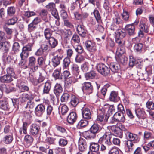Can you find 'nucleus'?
<instances>
[{
  "label": "nucleus",
  "instance_id": "f257e3e1",
  "mask_svg": "<svg viewBox=\"0 0 154 154\" xmlns=\"http://www.w3.org/2000/svg\"><path fill=\"white\" fill-rule=\"evenodd\" d=\"M97 133L101 131L103 128V120L104 117V113L105 111L104 109L101 107L98 109L97 110Z\"/></svg>",
  "mask_w": 154,
  "mask_h": 154
},
{
  "label": "nucleus",
  "instance_id": "f03ea898",
  "mask_svg": "<svg viewBox=\"0 0 154 154\" xmlns=\"http://www.w3.org/2000/svg\"><path fill=\"white\" fill-rule=\"evenodd\" d=\"M96 134V124L94 123L90 128V131H85L83 134L84 137L87 139H94Z\"/></svg>",
  "mask_w": 154,
  "mask_h": 154
},
{
  "label": "nucleus",
  "instance_id": "7ed1b4c3",
  "mask_svg": "<svg viewBox=\"0 0 154 154\" xmlns=\"http://www.w3.org/2000/svg\"><path fill=\"white\" fill-rule=\"evenodd\" d=\"M123 113L121 112H116L114 115L112 117L110 123L113 124L116 122H125V118Z\"/></svg>",
  "mask_w": 154,
  "mask_h": 154
},
{
  "label": "nucleus",
  "instance_id": "20e7f679",
  "mask_svg": "<svg viewBox=\"0 0 154 154\" xmlns=\"http://www.w3.org/2000/svg\"><path fill=\"white\" fill-rule=\"evenodd\" d=\"M97 70L100 74L105 76L108 75L110 72L109 69L102 63L98 64Z\"/></svg>",
  "mask_w": 154,
  "mask_h": 154
},
{
  "label": "nucleus",
  "instance_id": "39448f33",
  "mask_svg": "<svg viewBox=\"0 0 154 154\" xmlns=\"http://www.w3.org/2000/svg\"><path fill=\"white\" fill-rule=\"evenodd\" d=\"M125 134L127 139L128 140L133 141L135 143H137L139 141V136L136 134L127 131L125 133Z\"/></svg>",
  "mask_w": 154,
  "mask_h": 154
},
{
  "label": "nucleus",
  "instance_id": "423d86ee",
  "mask_svg": "<svg viewBox=\"0 0 154 154\" xmlns=\"http://www.w3.org/2000/svg\"><path fill=\"white\" fill-rule=\"evenodd\" d=\"M85 45L86 49L88 51L92 52L96 51V46L95 42L91 40H87L85 42Z\"/></svg>",
  "mask_w": 154,
  "mask_h": 154
},
{
  "label": "nucleus",
  "instance_id": "0eeeda50",
  "mask_svg": "<svg viewBox=\"0 0 154 154\" xmlns=\"http://www.w3.org/2000/svg\"><path fill=\"white\" fill-rule=\"evenodd\" d=\"M0 109L5 111H9L10 107L7 98L4 97L0 99Z\"/></svg>",
  "mask_w": 154,
  "mask_h": 154
},
{
  "label": "nucleus",
  "instance_id": "6e6552de",
  "mask_svg": "<svg viewBox=\"0 0 154 154\" xmlns=\"http://www.w3.org/2000/svg\"><path fill=\"white\" fill-rule=\"evenodd\" d=\"M82 89L84 92L89 94L92 92L93 88L90 83L85 82L82 85Z\"/></svg>",
  "mask_w": 154,
  "mask_h": 154
},
{
  "label": "nucleus",
  "instance_id": "1a4fd4ad",
  "mask_svg": "<svg viewBox=\"0 0 154 154\" xmlns=\"http://www.w3.org/2000/svg\"><path fill=\"white\" fill-rule=\"evenodd\" d=\"M40 129L39 125L35 123L32 124L30 126V133L33 136L36 135L38 134Z\"/></svg>",
  "mask_w": 154,
  "mask_h": 154
},
{
  "label": "nucleus",
  "instance_id": "9d476101",
  "mask_svg": "<svg viewBox=\"0 0 154 154\" xmlns=\"http://www.w3.org/2000/svg\"><path fill=\"white\" fill-rule=\"evenodd\" d=\"M63 88L61 85L59 83H57L54 87L53 92L56 96L59 97L62 93Z\"/></svg>",
  "mask_w": 154,
  "mask_h": 154
},
{
  "label": "nucleus",
  "instance_id": "9b49d317",
  "mask_svg": "<svg viewBox=\"0 0 154 154\" xmlns=\"http://www.w3.org/2000/svg\"><path fill=\"white\" fill-rule=\"evenodd\" d=\"M110 128L113 135L120 138L122 137V131L116 126L114 125L112 126Z\"/></svg>",
  "mask_w": 154,
  "mask_h": 154
},
{
  "label": "nucleus",
  "instance_id": "f8f14e48",
  "mask_svg": "<svg viewBox=\"0 0 154 154\" xmlns=\"http://www.w3.org/2000/svg\"><path fill=\"white\" fill-rule=\"evenodd\" d=\"M137 116L139 119H144L146 117V114L143 109L135 108V110Z\"/></svg>",
  "mask_w": 154,
  "mask_h": 154
},
{
  "label": "nucleus",
  "instance_id": "ddd939ff",
  "mask_svg": "<svg viewBox=\"0 0 154 154\" xmlns=\"http://www.w3.org/2000/svg\"><path fill=\"white\" fill-rule=\"evenodd\" d=\"M77 116L75 112H72L68 115L67 118L68 122L71 124H73L76 121Z\"/></svg>",
  "mask_w": 154,
  "mask_h": 154
},
{
  "label": "nucleus",
  "instance_id": "4468645a",
  "mask_svg": "<svg viewBox=\"0 0 154 154\" xmlns=\"http://www.w3.org/2000/svg\"><path fill=\"white\" fill-rule=\"evenodd\" d=\"M109 66L111 71L114 73L119 72L120 69V65L117 63H110Z\"/></svg>",
  "mask_w": 154,
  "mask_h": 154
},
{
  "label": "nucleus",
  "instance_id": "2eb2a0df",
  "mask_svg": "<svg viewBox=\"0 0 154 154\" xmlns=\"http://www.w3.org/2000/svg\"><path fill=\"white\" fill-rule=\"evenodd\" d=\"M45 109V106L42 104L38 105L35 108V113L38 116H41L44 112Z\"/></svg>",
  "mask_w": 154,
  "mask_h": 154
},
{
  "label": "nucleus",
  "instance_id": "dca6fc26",
  "mask_svg": "<svg viewBox=\"0 0 154 154\" xmlns=\"http://www.w3.org/2000/svg\"><path fill=\"white\" fill-rule=\"evenodd\" d=\"M83 118L86 119H89L91 118V115L90 110L88 108H83L82 109Z\"/></svg>",
  "mask_w": 154,
  "mask_h": 154
},
{
  "label": "nucleus",
  "instance_id": "f3484780",
  "mask_svg": "<svg viewBox=\"0 0 154 154\" xmlns=\"http://www.w3.org/2000/svg\"><path fill=\"white\" fill-rule=\"evenodd\" d=\"M62 58V57L60 56H59L58 54L53 57L51 60L53 66L55 67L59 65Z\"/></svg>",
  "mask_w": 154,
  "mask_h": 154
},
{
  "label": "nucleus",
  "instance_id": "a211bd4d",
  "mask_svg": "<svg viewBox=\"0 0 154 154\" xmlns=\"http://www.w3.org/2000/svg\"><path fill=\"white\" fill-rule=\"evenodd\" d=\"M116 38L123 39L126 35V33L124 29H118L115 32Z\"/></svg>",
  "mask_w": 154,
  "mask_h": 154
},
{
  "label": "nucleus",
  "instance_id": "6ab92c4d",
  "mask_svg": "<svg viewBox=\"0 0 154 154\" xmlns=\"http://www.w3.org/2000/svg\"><path fill=\"white\" fill-rule=\"evenodd\" d=\"M134 50L138 53H140L144 51V48L143 45L141 43L136 44L134 46Z\"/></svg>",
  "mask_w": 154,
  "mask_h": 154
},
{
  "label": "nucleus",
  "instance_id": "aec40b11",
  "mask_svg": "<svg viewBox=\"0 0 154 154\" xmlns=\"http://www.w3.org/2000/svg\"><path fill=\"white\" fill-rule=\"evenodd\" d=\"M77 31L79 34L82 37L85 36L86 33L84 26L82 25H78L77 27Z\"/></svg>",
  "mask_w": 154,
  "mask_h": 154
},
{
  "label": "nucleus",
  "instance_id": "412c9836",
  "mask_svg": "<svg viewBox=\"0 0 154 154\" xmlns=\"http://www.w3.org/2000/svg\"><path fill=\"white\" fill-rule=\"evenodd\" d=\"M47 40L51 48H54L58 45L57 40L53 37L49 38Z\"/></svg>",
  "mask_w": 154,
  "mask_h": 154
},
{
  "label": "nucleus",
  "instance_id": "4be33fe9",
  "mask_svg": "<svg viewBox=\"0 0 154 154\" xmlns=\"http://www.w3.org/2000/svg\"><path fill=\"white\" fill-rule=\"evenodd\" d=\"M140 29L146 33L149 32V26L148 24L146 23L143 20H141L140 22Z\"/></svg>",
  "mask_w": 154,
  "mask_h": 154
},
{
  "label": "nucleus",
  "instance_id": "5701e85b",
  "mask_svg": "<svg viewBox=\"0 0 154 154\" xmlns=\"http://www.w3.org/2000/svg\"><path fill=\"white\" fill-rule=\"evenodd\" d=\"M13 140L12 134H7L4 136L2 139V141L5 144L11 143Z\"/></svg>",
  "mask_w": 154,
  "mask_h": 154
},
{
  "label": "nucleus",
  "instance_id": "b1692460",
  "mask_svg": "<svg viewBox=\"0 0 154 154\" xmlns=\"http://www.w3.org/2000/svg\"><path fill=\"white\" fill-rule=\"evenodd\" d=\"M126 30L128 32L129 35H133L135 34V26L133 24L126 25L125 27Z\"/></svg>",
  "mask_w": 154,
  "mask_h": 154
},
{
  "label": "nucleus",
  "instance_id": "393cba45",
  "mask_svg": "<svg viewBox=\"0 0 154 154\" xmlns=\"http://www.w3.org/2000/svg\"><path fill=\"white\" fill-rule=\"evenodd\" d=\"M126 150L128 152H132L135 147V145L132 142L127 140L125 143Z\"/></svg>",
  "mask_w": 154,
  "mask_h": 154
},
{
  "label": "nucleus",
  "instance_id": "a878e982",
  "mask_svg": "<svg viewBox=\"0 0 154 154\" xmlns=\"http://www.w3.org/2000/svg\"><path fill=\"white\" fill-rule=\"evenodd\" d=\"M109 100L111 101L117 102L120 100V98L118 96V94L115 91H112L110 94Z\"/></svg>",
  "mask_w": 154,
  "mask_h": 154
},
{
  "label": "nucleus",
  "instance_id": "bb28decb",
  "mask_svg": "<svg viewBox=\"0 0 154 154\" xmlns=\"http://www.w3.org/2000/svg\"><path fill=\"white\" fill-rule=\"evenodd\" d=\"M13 80L11 76L7 74L0 77V80L2 82L9 83L11 82Z\"/></svg>",
  "mask_w": 154,
  "mask_h": 154
},
{
  "label": "nucleus",
  "instance_id": "cd10ccee",
  "mask_svg": "<svg viewBox=\"0 0 154 154\" xmlns=\"http://www.w3.org/2000/svg\"><path fill=\"white\" fill-rule=\"evenodd\" d=\"M51 88V83L49 80H48L45 83L43 88V94H48L49 93V91Z\"/></svg>",
  "mask_w": 154,
  "mask_h": 154
},
{
  "label": "nucleus",
  "instance_id": "c85d7f7f",
  "mask_svg": "<svg viewBox=\"0 0 154 154\" xmlns=\"http://www.w3.org/2000/svg\"><path fill=\"white\" fill-rule=\"evenodd\" d=\"M9 47L10 44L8 42L0 43V50L2 51L6 52L9 50Z\"/></svg>",
  "mask_w": 154,
  "mask_h": 154
},
{
  "label": "nucleus",
  "instance_id": "c756f323",
  "mask_svg": "<svg viewBox=\"0 0 154 154\" xmlns=\"http://www.w3.org/2000/svg\"><path fill=\"white\" fill-rule=\"evenodd\" d=\"M52 75L56 80H61L62 79V77L60 71L57 69H56L54 71Z\"/></svg>",
  "mask_w": 154,
  "mask_h": 154
},
{
  "label": "nucleus",
  "instance_id": "7c9ffc66",
  "mask_svg": "<svg viewBox=\"0 0 154 154\" xmlns=\"http://www.w3.org/2000/svg\"><path fill=\"white\" fill-rule=\"evenodd\" d=\"M27 123L26 122H23V126L20 128L19 132L20 134H26L27 133Z\"/></svg>",
  "mask_w": 154,
  "mask_h": 154
},
{
  "label": "nucleus",
  "instance_id": "2f4dec72",
  "mask_svg": "<svg viewBox=\"0 0 154 154\" xmlns=\"http://www.w3.org/2000/svg\"><path fill=\"white\" fill-rule=\"evenodd\" d=\"M96 75L95 71H91L90 72L86 73L85 74V77L87 80L94 78Z\"/></svg>",
  "mask_w": 154,
  "mask_h": 154
},
{
  "label": "nucleus",
  "instance_id": "473e14b6",
  "mask_svg": "<svg viewBox=\"0 0 154 154\" xmlns=\"http://www.w3.org/2000/svg\"><path fill=\"white\" fill-rule=\"evenodd\" d=\"M117 61L119 63L123 64L127 60V58L124 55H117L116 57Z\"/></svg>",
  "mask_w": 154,
  "mask_h": 154
},
{
  "label": "nucleus",
  "instance_id": "72a5a7b5",
  "mask_svg": "<svg viewBox=\"0 0 154 154\" xmlns=\"http://www.w3.org/2000/svg\"><path fill=\"white\" fill-rule=\"evenodd\" d=\"M28 79L34 85L36 86L37 85V79L34 75L30 74Z\"/></svg>",
  "mask_w": 154,
  "mask_h": 154
},
{
  "label": "nucleus",
  "instance_id": "f704fd0d",
  "mask_svg": "<svg viewBox=\"0 0 154 154\" xmlns=\"http://www.w3.org/2000/svg\"><path fill=\"white\" fill-rule=\"evenodd\" d=\"M71 60L70 58L68 57H65L63 60V67L64 69H67L70 63Z\"/></svg>",
  "mask_w": 154,
  "mask_h": 154
},
{
  "label": "nucleus",
  "instance_id": "c9c22d12",
  "mask_svg": "<svg viewBox=\"0 0 154 154\" xmlns=\"http://www.w3.org/2000/svg\"><path fill=\"white\" fill-rule=\"evenodd\" d=\"M7 14L10 16H14L15 13L16 9L14 6L8 7L7 9Z\"/></svg>",
  "mask_w": 154,
  "mask_h": 154
},
{
  "label": "nucleus",
  "instance_id": "e433bc0d",
  "mask_svg": "<svg viewBox=\"0 0 154 154\" xmlns=\"http://www.w3.org/2000/svg\"><path fill=\"white\" fill-rule=\"evenodd\" d=\"M48 41L43 42L41 45V47L45 51L50 49L51 47L50 45L48 44Z\"/></svg>",
  "mask_w": 154,
  "mask_h": 154
},
{
  "label": "nucleus",
  "instance_id": "4c0bfd02",
  "mask_svg": "<svg viewBox=\"0 0 154 154\" xmlns=\"http://www.w3.org/2000/svg\"><path fill=\"white\" fill-rule=\"evenodd\" d=\"M44 34L47 40L52 37V36H51L52 33L51 32L50 29L49 28H46L45 30L44 31Z\"/></svg>",
  "mask_w": 154,
  "mask_h": 154
},
{
  "label": "nucleus",
  "instance_id": "58836bf2",
  "mask_svg": "<svg viewBox=\"0 0 154 154\" xmlns=\"http://www.w3.org/2000/svg\"><path fill=\"white\" fill-rule=\"evenodd\" d=\"M58 143L60 146L64 147L67 144L68 140L65 138H60L59 140Z\"/></svg>",
  "mask_w": 154,
  "mask_h": 154
},
{
  "label": "nucleus",
  "instance_id": "ea45409f",
  "mask_svg": "<svg viewBox=\"0 0 154 154\" xmlns=\"http://www.w3.org/2000/svg\"><path fill=\"white\" fill-rule=\"evenodd\" d=\"M121 15L122 18L125 21H127L129 18V13L126 11L123 10V12L121 14Z\"/></svg>",
  "mask_w": 154,
  "mask_h": 154
},
{
  "label": "nucleus",
  "instance_id": "a19ab883",
  "mask_svg": "<svg viewBox=\"0 0 154 154\" xmlns=\"http://www.w3.org/2000/svg\"><path fill=\"white\" fill-rule=\"evenodd\" d=\"M71 105L75 107L77 106L79 103L78 99L75 96H72L70 102Z\"/></svg>",
  "mask_w": 154,
  "mask_h": 154
},
{
  "label": "nucleus",
  "instance_id": "79ce46f5",
  "mask_svg": "<svg viewBox=\"0 0 154 154\" xmlns=\"http://www.w3.org/2000/svg\"><path fill=\"white\" fill-rule=\"evenodd\" d=\"M25 141L28 144H31L33 141V138L30 135H26L24 137Z\"/></svg>",
  "mask_w": 154,
  "mask_h": 154
},
{
  "label": "nucleus",
  "instance_id": "37998d69",
  "mask_svg": "<svg viewBox=\"0 0 154 154\" xmlns=\"http://www.w3.org/2000/svg\"><path fill=\"white\" fill-rule=\"evenodd\" d=\"M89 65L87 62H85L81 66V69L83 72H86L88 70Z\"/></svg>",
  "mask_w": 154,
  "mask_h": 154
},
{
  "label": "nucleus",
  "instance_id": "c03bdc74",
  "mask_svg": "<svg viewBox=\"0 0 154 154\" xmlns=\"http://www.w3.org/2000/svg\"><path fill=\"white\" fill-rule=\"evenodd\" d=\"M59 108L60 109L61 111L62 115H64L67 112L68 109L67 106L63 104H61L59 107Z\"/></svg>",
  "mask_w": 154,
  "mask_h": 154
},
{
  "label": "nucleus",
  "instance_id": "a18cd8bd",
  "mask_svg": "<svg viewBox=\"0 0 154 154\" xmlns=\"http://www.w3.org/2000/svg\"><path fill=\"white\" fill-rule=\"evenodd\" d=\"M36 62V59L33 56L30 57L29 58L28 65L30 67L34 66Z\"/></svg>",
  "mask_w": 154,
  "mask_h": 154
},
{
  "label": "nucleus",
  "instance_id": "49530a36",
  "mask_svg": "<svg viewBox=\"0 0 154 154\" xmlns=\"http://www.w3.org/2000/svg\"><path fill=\"white\" fill-rule=\"evenodd\" d=\"M70 95L67 93H64L61 96V100L62 102H66L69 99Z\"/></svg>",
  "mask_w": 154,
  "mask_h": 154
},
{
  "label": "nucleus",
  "instance_id": "de8ad7c7",
  "mask_svg": "<svg viewBox=\"0 0 154 154\" xmlns=\"http://www.w3.org/2000/svg\"><path fill=\"white\" fill-rule=\"evenodd\" d=\"M125 51V49L124 46L119 47L116 51V55H123Z\"/></svg>",
  "mask_w": 154,
  "mask_h": 154
},
{
  "label": "nucleus",
  "instance_id": "09e8293b",
  "mask_svg": "<svg viewBox=\"0 0 154 154\" xmlns=\"http://www.w3.org/2000/svg\"><path fill=\"white\" fill-rule=\"evenodd\" d=\"M72 32L69 29H66L64 30L62 33V35L65 38H68L72 35Z\"/></svg>",
  "mask_w": 154,
  "mask_h": 154
},
{
  "label": "nucleus",
  "instance_id": "8fccbe9b",
  "mask_svg": "<svg viewBox=\"0 0 154 154\" xmlns=\"http://www.w3.org/2000/svg\"><path fill=\"white\" fill-rule=\"evenodd\" d=\"M56 139V137H47L45 141L46 142L50 144H55V141Z\"/></svg>",
  "mask_w": 154,
  "mask_h": 154
},
{
  "label": "nucleus",
  "instance_id": "3c124183",
  "mask_svg": "<svg viewBox=\"0 0 154 154\" xmlns=\"http://www.w3.org/2000/svg\"><path fill=\"white\" fill-rule=\"evenodd\" d=\"M137 60H136L133 56H131L129 57V66H130L132 67L136 64V61Z\"/></svg>",
  "mask_w": 154,
  "mask_h": 154
},
{
  "label": "nucleus",
  "instance_id": "603ef678",
  "mask_svg": "<svg viewBox=\"0 0 154 154\" xmlns=\"http://www.w3.org/2000/svg\"><path fill=\"white\" fill-rule=\"evenodd\" d=\"M4 90L7 93H9L11 92H12L14 91V88L9 85H5V87H4Z\"/></svg>",
  "mask_w": 154,
  "mask_h": 154
},
{
  "label": "nucleus",
  "instance_id": "864d4df0",
  "mask_svg": "<svg viewBox=\"0 0 154 154\" xmlns=\"http://www.w3.org/2000/svg\"><path fill=\"white\" fill-rule=\"evenodd\" d=\"M72 69L74 73H75L76 75H78L79 70L78 66L76 64H74L72 65Z\"/></svg>",
  "mask_w": 154,
  "mask_h": 154
},
{
  "label": "nucleus",
  "instance_id": "5fc2aeb1",
  "mask_svg": "<svg viewBox=\"0 0 154 154\" xmlns=\"http://www.w3.org/2000/svg\"><path fill=\"white\" fill-rule=\"evenodd\" d=\"M46 8L49 11H51L56 9L55 5L53 3H49L46 6Z\"/></svg>",
  "mask_w": 154,
  "mask_h": 154
},
{
  "label": "nucleus",
  "instance_id": "6e6d98bb",
  "mask_svg": "<svg viewBox=\"0 0 154 154\" xmlns=\"http://www.w3.org/2000/svg\"><path fill=\"white\" fill-rule=\"evenodd\" d=\"M71 42H72L79 43L80 42L79 36L77 34H74L72 38Z\"/></svg>",
  "mask_w": 154,
  "mask_h": 154
},
{
  "label": "nucleus",
  "instance_id": "4d7b16f0",
  "mask_svg": "<svg viewBox=\"0 0 154 154\" xmlns=\"http://www.w3.org/2000/svg\"><path fill=\"white\" fill-rule=\"evenodd\" d=\"M70 75V72L67 70L64 71L61 74V76L62 79L66 80L67 78H69V76Z\"/></svg>",
  "mask_w": 154,
  "mask_h": 154
},
{
  "label": "nucleus",
  "instance_id": "13d9d810",
  "mask_svg": "<svg viewBox=\"0 0 154 154\" xmlns=\"http://www.w3.org/2000/svg\"><path fill=\"white\" fill-rule=\"evenodd\" d=\"M17 17H14L12 18L9 20L7 23L8 25H13L14 24L17 22Z\"/></svg>",
  "mask_w": 154,
  "mask_h": 154
},
{
  "label": "nucleus",
  "instance_id": "bf43d9fd",
  "mask_svg": "<svg viewBox=\"0 0 154 154\" xmlns=\"http://www.w3.org/2000/svg\"><path fill=\"white\" fill-rule=\"evenodd\" d=\"M65 87L66 89L68 91L70 92L73 90L72 85L66 82L65 83Z\"/></svg>",
  "mask_w": 154,
  "mask_h": 154
},
{
  "label": "nucleus",
  "instance_id": "052dcab7",
  "mask_svg": "<svg viewBox=\"0 0 154 154\" xmlns=\"http://www.w3.org/2000/svg\"><path fill=\"white\" fill-rule=\"evenodd\" d=\"M74 48L75 51L81 54L83 51V48L80 45H78L76 46H74Z\"/></svg>",
  "mask_w": 154,
  "mask_h": 154
},
{
  "label": "nucleus",
  "instance_id": "680f3d73",
  "mask_svg": "<svg viewBox=\"0 0 154 154\" xmlns=\"http://www.w3.org/2000/svg\"><path fill=\"white\" fill-rule=\"evenodd\" d=\"M20 48V46L19 44L17 42H14L13 45L12 50L15 52H18Z\"/></svg>",
  "mask_w": 154,
  "mask_h": 154
},
{
  "label": "nucleus",
  "instance_id": "e2e57ef3",
  "mask_svg": "<svg viewBox=\"0 0 154 154\" xmlns=\"http://www.w3.org/2000/svg\"><path fill=\"white\" fill-rule=\"evenodd\" d=\"M109 154H119L118 149L116 147H112L109 151Z\"/></svg>",
  "mask_w": 154,
  "mask_h": 154
},
{
  "label": "nucleus",
  "instance_id": "0e129e2a",
  "mask_svg": "<svg viewBox=\"0 0 154 154\" xmlns=\"http://www.w3.org/2000/svg\"><path fill=\"white\" fill-rule=\"evenodd\" d=\"M36 28V25L32 22L28 25V31L31 32L34 31Z\"/></svg>",
  "mask_w": 154,
  "mask_h": 154
},
{
  "label": "nucleus",
  "instance_id": "69168bd1",
  "mask_svg": "<svg viewBox=\"0 0 154 154\" xmlns=\"http://www.w3.org/2000/svg\"><path fill=\"white\" fill-rule=\"evenodd\" d=\"M22 99L24 101L27 100H30L32 98V95L31 94H28L26 93H24L22 94Z\"/></svg>",
  "mask_w": 154,
  "mask_h": 154
},
{
  "label": "nucleus",
  "instance_id": "338daca9",
  "mask_svg": "<svg viewBox=\"0 0 154 154\" xmlns=\"http://www.w3.org/2000/svg\"><path fill=\"white\" fill-rule=\"evenodd\" d=\"M147 108L150 110H154V103L152 101H148L146 104Z\"/></svg>",
  "mask_w": 154,
  "mask_h": 154
},
{
  "label": "nucleus",
  "instance_id": "774afa93",
  "mask_svg": "<svg viewBox=\"0 0 154 154\" xmlns=\"http://www.w3.org/2000/svg\"><path fill=\"white\" fill-rule=\"evenodd\" d=\"M54 150L56 153L59 154H65V149L63 148L58 147L55 148Z\"/></svg>",
  "mask_w": 154,
  "mask_h": 154
}]
</instances>
